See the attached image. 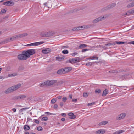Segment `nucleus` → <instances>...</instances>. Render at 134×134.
Wrapping results in <instances>:
<instances>
[{
    "mask_svg": "<svg viewBox=\"0 0 134 134\" xmlns=\"http://www.w3.org/2000/svg\"><path fill=\"white\" fill-rule=\"evenodd\" d=\"M35 52V50L34 49L24 51H22L21 54L18 55L17 58L20 60H25L29 58L31 55L34 54Z\"/></svg>",
    "mask_w": 134,
    "mask_h": 134,
    "instance_id": "obj_1",
    "label": "nucleus"
},
{
    "mask_svg": "<svg viewBox=\"0 0 134 134\" xmlns=\"http://www.w3.org/2000/svg\"><path fill=\"white\" fill-rule=\"evenodd\" d=\"M27 35V33H24L19 34L17 35L13 36L10 38H8L4 40L3 42L4 43H6L15 40V39L21 38L26 36Z\"/></svg>",
    "mask_w": 134,
    "mask_h": 134,
    "instance_id": "obj_2",
    "label": "nucleus"
},
{
    "mask_svg": "<svg viewBox=\"0 0 134 134\" xmlns=\"http://www.w3.org/2000/svg\"><path fill=\"white\" fill-rule=\"evenodd\" d=\"M54 34V33L52 32H46L42 33L40 34L41 36L43 37H48L53 36Z\"/></svg>",
    "mask_w": 134,
    "mask_h": 134,
    "instance_id": "obj_3",
    "label": "nucleus"
},
{
    "mask_svg": "<svg viewBox=\"0 0 134 134\" xmlns=\"http://www.w3.org/2000/svg\"><path fill=\"white\" fill-rule=\"evenodd\" d=\"M57 81L56 80H48L45 81V83L47 84V86H49L56 83Z\"/></svg>",
    "mask_w": 134,
    "mask_h": 134,
    "instance_id": "obj_4",
    "label": "nucleus"
},
{
    "mask_svg": "<svg viewBox=\"0 0 134 134\" xmlns=\"http://www.w3.org/2000/svg\"><path fill=\"white\" fill-rule=\"evenodd\" d=\"M80 60V58L77 57L76 59L73 58L70 59L68 60V62L71 63H75L79 62Z\"/></svg>",
    "mask_w": 134,
    "mask_h": 134,
    "instance_id": "obj_5",
    "label": "nucleus"
},
{
    "mask_svg": "<svg viewBox=\"0 0 134 134\" xmlns=\"http://www.w3.org/2000/svg\"><path fill=\"white\" fill-rule=\"evenodd\" d=\"M116 5V4L115 3H111L108 6L103 8L102 9V10H103V11H104L108 10L110 9L115 6Z\"/></svg>",
    "mask_w": 134,
    "mask_h": 134,
    "instance_id": "obj_6",
    "label": "nucleus"
},
{
    "mask_svg": "<svg viewBox=\"0 0 134 134\" xmlns=\"http://www.w3.org/2000/svg\"><path fill=\"white\" fill-rule=\"evenodd\" d=\"M106 18V16L105 17L102 16H100L94 20L93 21L92 23H96L99 21L102 20L104 19H105Z\"/></svg>",
    "mask_w": 134,
    "mask_h": 134,
    "instance_id": "obj_7",
    "label": "nucleus"
},
{
    "mask_svg": "<svg viewBox=\"0 0 134 134\" xmlns=\"http://www.w3.org/2000/svg\"><path fill=\"white\" fill-rule=\"evenodd\" d=\"M26 97V96L25 95H21L14 97L13 99L14 100H17L19 99H23Z\"/></svg>",
    "mask_w": 134,
    "mask_h": 134,
    "instance_id": "obj_8",
    "label": "nucleus"
},
{
    "mask_svg": "<svg viewBox=\"0 0 134 134\" xmlns=\"http://www.w3.org/2000/svg\"><path fill=\"white\" fill-rule=\"evenodd\" d=\"M14 4V2L12 1H9L3 3V5L8 6H13Z\"/></svg>",
    "mask_w": 134,
    "mask_h": 134,
    "instance_id": "obj_9",
    "label": "nucleus"
},
{
    "mask_svg": "<svg viewBox=\"0 0 134 134\" xmlns=\"http://www.w3.org/2000/svg\"><path fill=\"white\" fill-rule=\"evenodd\" d=\"M126 114L125 113H122L119 115L118 117L116 118L117 120H121L123 119L126 116Z\"/></svg>",
    "mask_w": 134,
    "mask_h": 134,
    "instance_id": "obj_10",
    "label": "nucleus"
},
{
    "mask_svg": "<svg viewBox=\"0 0 134 134\" xmlns=\"http://www.w3.org/2000/svg\"><path fill=\"white\" fill-rule=\"evenodd\" d=\"M63 69L64 74L69 72L72 70V68L71 67H66Z\"/></svg>",
    "mask_w": 134,
    "mask_h": 134,
    "instance_id": "obj_11",
    "label": "nucleus"
},
{
    "mask_svg": "<svg viewBox=\"0 0 134 134\" xmlns=\"http://www.w3.org/2000/svg\"><path fill=\"white\" fill-rule=\"evenodd\" d=\"M51 51V49L50 48H46L44 49L42 51L43 53L44 54H47L49 53Z\"/></svg>",
    "mask_w": 134,
    "mask_h": 134,
    "instance_id": "obj_12",
    "label": "nucleus"
},
{
    "mask_svg": "<svg viewBox=\"0 0 134 134\" xmlns=\"http://www.w3.org/2000/svg\"><path fill=\"white\" fill-rule=\"evenodd\" d=\"M13 91V90L11 87L7 89L4 91V93L6 94L10 93Z\"/></svg>",
    "mask_w": 134,
    "mask_h": 134,
    "instance_id": "obj_13",
    "label": "nucleus"
},
{
    "mask_svg": "<svg viewBox=\"0 0 134 134\" xmlns=\"http://www.w3.org/2000/svg\"><path fill=\"white\" fill-rule=\"evenodd\" d=\"M68 115V116H71L69 118L71 119H74L76 117V116L75 115H74V114L72 112L69 113Z\"/></svg>",
    "mask_w": 134,
    "mask_h": 134,
    "instance_id": "obj_14",
    "label": "nucleus"
},
{
    "mask_svg": "<svg viewBox=\"0 0 134 134\" xmlns=\"http://www.w3.org/2000/svg\"><path fill=\"white\" fill-rule=\"evenodd\" d=\"M21 86V84H18L16 85L12 86V88L13 90V91H15L19 88Z\"/></svg>",
    "mask_w": 134,
    "mask_h": 134,
    "instance_id": "obj_15",
    "label": "nucleus"
},
{
    "mask_svg": "<svg viewBox=\"0 0 134 134\" xmlns=\"http://www.w3.org/2000/svg\"><path fill=\"white\" fill-rule=\"evenodd\" d=\"M105 133V131L103 129H100L96 132V134H103Z\"/></svg>",
    "mask_w": 134,
    "mask_h": 134,
    "instance_id": "obj_16",
    "label": "nucleus"
},
{
    "mask_svg": "<svg viewBox=\"0 0 134 134\" xmlns=\"http://www.w3.org/2000/svg\"><path fill=\"white\" fill-rule=\"evenodd\" d=\"M63 68L58 70L57 71V73L59 75H62L64 74Z\"/></svg>",
    "mask_w": 134,
    "mask_h": 134,
    "instance_id": "obj_17",
    "label": "nucleus"
},
{
    "mask_svg": "<svg viewBox=\"0 0 134 134\" xmlns=\"http://www.w3.org/2000/svg\"><path fill=\"white\" fill-rule=\"evenodd\" d=\"M64 59V58H63L61 57L58 56L56 57V60L59 61L63 60Z\"/></svg>",
    "mask_w": 134,
    "mask_h": 134,
    "instance_id": "obj_18",
    "label": "nucleus"
},
{
    "mask_svg": "<svg viewBox=\"0 0 134 134\" xmlns=\"http://www.w3.org/2000/svg\"><path fill=\"white\" fill-rule=\"evenodd\" d=\"M92 25H86L83 26V29L89 28L91 27H92Z\"/></svg>",
    "mask_w": 134,
    "mask_h": 134,
    "instance_id": "obj_19",
    "label": "nucleus"
},
{
    "mask_svg": "<svg viewBox=\"0 0 134 134\" xmlns=\"http://www.w3.org/2000/svg\"><path fill=\"white\" fill-rule=\"evenodd\" d=\"M87 46L89 47V46H87L85 44H81L79 46V49H82L84 48Z\"/></svg>",
    "mask_w": 134,
    "mask_h": 134,
    "instance_id": "obj_20",
    "label": "nucleus"
},
{
    "mask_svg": "<svg viewBox=\"0 0 134 134\" xmlns=\"http://www.w3.org/2000/svg\"><path fill=\"white\" fill-rule=\"evenodd\" d=\"M124 131L123 130H119L118 131L115 132L113 134H120L121 133L124 132Z\"/></svg>",
    "mask_w": 134,
    "mask_h": 134,
    "instance_id": "obj_21",
    "label": "nucleus"
},
{
    "mask_svg": "<svg viewBox=\"0 0 134 134\" xmlns=\"http://www.w3.org/2000/svg\"><path fill=\"white\" fill-rule=\"evenodd\" d=\"M108 92L107 89H105L103 92V93L102 94V96H105L108 93Z\"/></svg>",
    "mask_w": 134,
    "mask_h": 134,
    "instance_id": "obj_22",
    "label": "nucleus"
},
{
    "mask_svg": "<svg viewBox=\"0 0 134 134\" xmlns=\"http://www.w3.org/2000/svg\"><path fill=\"white\" fill-rule=\"evenodd\" d=\"M24 129L25 130H28L30 129V127L27 125H25L24 126Z\"/></svg>",
    "mask_w": 134,
    "mask_h": 134,
    "instance_id": "obj_23",
    "label": "nucleus"
},
{
    "mask_svg": "<svg viewBox=\"0 0 134 134\" xmlns=\"http://www.w3.org/2000/svg\"><path fill=\"white\" fill-rule=\"evenodd\" d=\"M108 123L107 121H102L98 124L99 125H102L107 124Z\"/></svg>",
    "mask_w": 134,
    "mask_h": 134,
    "instance_id": "obj_24",
    "label": "nucleus"
},
{
    "mask_svg": "<svg viewBox=\"0 0 134 134\" xmlns=\"http://www.w3.org/2000/svg\"><path fill=\"white\" fill-rule=\"evenodd\" d=\"M115 45V42H113L112 43H108L107 44H105V46H110L111 45Z\"/></svg>",
    "mask_w": 134,
    "mask_h": 134,
    "instance_id": "obj_25",
    "label": "nucleus"
},
{
    "mask_svg": "<svg viewBox=\"0 0 134 134\" xmlns=\"http://www.w3.org/2000/svg\"><path fill=\"white\" fill-rule=\"evenodd\" d=\"M94 64V62H89L86 63V65L87 66H91L93 65Z\"/></svg>",
    "mask_w": 134,
    "mask_h": 134,
    "instance_id": "obj_26",
    "label": "nucleus"
},
{
    "mask_svg": "<svg viewBox=\"0 0 134 134\" xmlns=\"http://www.w3.org/2000/svg\"><path fill=\"white\" fill-rule=\"evenodd\" d=\"M57 100L56 98H53L51 101V103L53 104H54L56 102Z\"/></svg>",
    "mask_w": 134,
    "mask_h": 134,
    "instance_id": "obj_27",
    "label": "nucleus"
},
{
    "mask_svg": "<svg viewBox=\"0 0 134 134\" xmlns=\"http://www.w3.org/2000/svg\"><path fill=\"white\" fill-rule=\"evenodd\" d=\"M17 75V73H14L12 74H8V76L9 77H12L13 76H16Z\"/></svg>",
    "mask_w": 134,
    "mask_h": 134,
    "instance_id": "obj_28",
    "label": "nucleus"
},
{
    "mask_svg": "<svg viewBox=\"0 0 134 134\" xmlns=\"http://www.w3.org/2000/svg\"><path fill=\"white\" fill-rule=\"evenodd\" d=\"M134 6V2L128 4L127 5L128 8L132 7Z\"/></svg>",
    "mask_w": 134,
    "mask_h": 134,
    "instance_id": "obj_29",
    "label": "nucleus"
},
{
    "mask_svg": "<svg viewBox=\"0 0 134 134\" xmlns=\"http://www.w3.org/2000/svg\"><path fill=\"white\" fill-rule=\"evenodd\" d=\"M95 93L99 94L101 93V91L99 89H96L95 91Z\"/></svg>",
    "mask_w": 134,
    "mask_h": 134,
    "instance_id": "obj_30",
    "label": "nucleus"
},
{
    "mask_svg": "<svg viewBox=\"0 0 134 134\" xmlns=\"http://www.w3.org/2000/svg\"><path fill=\"white\" fill-rule=\"evenodd\" d=\"M114 42H115V44H122L125 43V42H123L115 41Z\"/></svg>",
    "mask_w": 134,
    "mask_h": 134,
    "instance_id": "obj_31",
    "label": "nucleus"
},
{
    "mask_svg": "<svg viewBox=\"0 0 134 134\" xmlns=\"http://www.w3.org/2000/svg\"><path fill=\"white\" fill-rule=\"evenodd\" d=\"M90 58H91V60H93L94 59L98 60V57H96L94 56H93L90 57Z\"/></svg>",
    "mask_w": 134,
    "mask_h": 134,
    "instance_id": "obj_32",
    "label": "nucleus"
},
{
    "mask_svg": "<svg viewBox=\"0 0 134 134\" xmlns=\"http://www.w3.org/2000/svg\"><path fill=\"white\" fill-rule=\"evenodd\" d=\"M48 120V117H44L42 119V121H47Z\"/></svg>",
    "mask_w": 134,
    "mask_h": 134,
    "instance_id": "obj_33",
    "label": "nucleus"
},
{
    "mask_svg": "<svg viewBox=\"0 0 134 134\" xmlns=\"http://www.w3.org/2000/svg\"><path fill=\"white\" fill-rule=\"evenodd\" d=\"M83 26L76 27L77 30L78 31L81 29H83Z\"/></svg>",
    "mask_w": 134,
    "mask_h": 134,
    "instance_id": "obj_34",
    "label": "nucleus"
},
{
    "mask_svg": "<svg viewBox=\"0 0 134 134\" xmlns=\"http://www.w3.org/2000/svg\"><path fill=\"white\" fill-rule=\"evenodd\" d=\"M44 43V42L42 41L39 42H36V46L39 45H40L41 44H43Z\"/></svg>",
    "mask_w": 134,
    "mask_h": 134,
    "instance_id": "obj_35",
    "label": "nucleus"
},
{
    "mask_svg": "<svg viewBox=\"0 0 134 134\" xmlns=\"http://www.w3.org/2000/svg\"><path fill=\"white\" fill-rule=\"evenodd\" d=\"M62 52L64 54H68L69 52L68 50H63L62 51Z\"/></svg>",
    "mask_w": 134,
    "mask_h": 134,
    "instance_id": "obj_36",
    "label": "nucleus"
},
{
    "mask_svg": "<svg viewBox=\"0 0 134 134\" xmlns=\"http://www.w3.org/2000/svg\"><path fill=\"white\" fill-rule=\"evenodd\" d=\"M28 108H29L26 107L23 108L20 110V111L21 112H22L24 111H25L26 109Z\"/></svg>",
    "mask_w": 134,
    "mask_h": 134,
    "instance_id": "obj_37",
    "label": "nucleus"
},
{
    "mask_svg": "<svg viewBox=\"0 0 134 134\" xmlns=\"http://www.w3.org/2000/svg\"><path fill=\"white\" fill-rule=\"evenodd\" d=\"M46 82H45V81L42 83H40V86L41 87H42L43 86H44L45 85L46 86H47V85L46 83H45Z\"/></svg>",
    "mask_w": 134,
    "mask_h": 134,
    "instance_id": "obj_38",
    "label": "nucleus"
},
{
    "mask_svg": "<svg viewBox=\"0 0 134 134\" xmlns=\"http://www.w3.org/2000/svg\"><path fill=\"white\" fill-rule=\"evenodd\" d=\"M109 72L111 73H117V72L116 70H113L112 71H109Z\"/></svg>",
    "mask_w": 134,
    "mask_h": 134,
    "instance_id": "obj_39",
    "label": "nucleus"
},
{
    "mask_svg": "<svg viewBox=\"0 0 134 134\" xmlns=\"http://www.w3.org/2000/svg\"><path fill=\"white\" fill-rule=\"evenodd\" d=\"M37 130L39 131H41L43 130L41 126H39L37 127Z\"/></svg>",
    "mask_w": 134,
    "mask_h": 134,
    "instance_id": "obj_40",
    "label": "nucleus"
},
{
    "mask_svg": "<svg viewBox=\"0 0 134 134\" xmlns=\"http://www.w3.org/2000/svg\"><path fill=\"white\" fill-rule=\"evenodd\" d=\"M88 94L87 93H83V96L86 97L88 96Z\"/></svg>",
    "mask_w": 134,
    "mask_h": 134,
    "instance_id": "obj_41",
    "label": "nucleus"
},
{
    "mask_svg": "<svg viewBox=\"0 0 134 134\" xmlns=\"http://www.w3.org/2000/svg\"><path fill=\"white\" fill-rule=\"evenodd\" d=\"M6 12V11L5 9L2 10L0 12V14H2L3 13H5Z\"/></svg>",
    "mask_w": 134,
    "mask_h": 134,
    "instance_id": "obj_42",
    "label": "nucleus"
},
{
    "mask_svg": "<svg viewBox=\"0 0 134 134\" xmlns=\"http://www.w3.org/2000/svg\"><path fill=\"white\" fill-rule=\"evenodd\" d=\"M95 103L94 102H93L92 103H88L87 104V105L88 106H91L92 105H94L95 104Z\"/></svg>",
    "mask_w": 134,
    "mask_h": 134,
    "instance_id": "obj_43",
    "label": "nucleus"
},
{
    "mask_svg": "<svg viewBox=\"0 0 134 134\" xmlns=\"http://www.w3.org/2000/svg\"><path fill=\"white\" fill-rule=\"evenodd\" d=\"M67 100V98L66 97H64L62 98V101L64 102H65Z\"/></svg>",
    "mask_w": 134,
    "mask_h": 134,
    "instance_id": "obj_44",
    "label": "nucleus"
},
{
    "mask_svg": "<svg viewBox=\"0 0 134 134\" xmlns=\"http://www.w3.org/2000/svg\"><path fill=\"white\" fill-rule=\"evenodd\" d=\"M24 69V67L21 66H20L19 68V70H23Z\"/></svg>",
    "mask_w": 134,
    "mask_h": 134,
    "instance_id": "obj_45",
    "label": "nucleus"
},
{
    "mask_svg": "<svg viewBox=\"0 0 134 134\" xmlns=\"http://www.w3.org/2000/svg\"><path fill=\"white\" fill-rule=\"evenodd\" d=\"M27 46H36V42L32 43L27 45Z\"/></svg>",
    "mask_w": 134,
    "mask_h": 134,
    "instance_id": "obj_46",
    "label": "nucleus"
},
{
    "mask_svg": "<svg viewBox=\"0 0 134 134\" xmlns=\"http://www.w3.org/2000/svg\"><path fill=\"white\" fill-rule=\"evenodd\" d=\"M89 50H91V49H83L81 51V52H84L86 51H88Z\"/></svg>",
    "mask_w": 134,
    "mask_h": 134,
    "instance_id": "obj_47",
    "label": "nucleus"
},
{
    "mask_svg": "<svg viewBox=\"0 0 134 134\" xmlns=\"http://www.w3.org/2000/svg\"><path fill=\"white\" fill-rule=\"evenodd\" d=\"M33 121L34 122H35V123L38 124L39 123V121L38 120H34Z\"/></svg>",
    "mask_w": 134,
    "mask_h": 134,
    "instance_id": "obj_48",
    "label": "nucleus"
},
{
    "mask_svg": "<svg viewBox=\"0 0 134 134\" xmlns=\"http://www.w3.org/2000/svg\"><path fill=\"white\" fill-rule=\"evenodd\" d=\"M129 11L130 12V13H131V14L134 13V9L130 10Z\"/></svg>",
    "mask_w": 134,
    "mask_h": 134,
    "instance_id": "obj_49",
    "label": "nucleus"
},
{
    "mask_svg": "<svg viewBox=\"0 0 134 134\" xmlns=\"http://www.w3.org/2000/svg\"><path fill=\"white\" fill-rule=\"evenodd\" d=\"M58 107V105L57 104H55L54 106V108L55 109H56Z\"/></svg>",
    "mask_w": 134,
    "mask_h": 134,
    "instance_id": "obj_50",
    "label": "nucleus"
},
{
    "mask_svg": "<svg viewBox=\"0 0 134 134\" xmlns=\"http://www.w3.org/2000/svg\"><path fill=\"white\" fill-rule=\"evenodd\" d=\"M61 115L63 117H65L66 116V114L65 113H62L61 114Z\"/></svg>",
    "mask_w": 134,
    "mask_h": 134,
    "instance_id": "obj_51",
    "label": "nucleus"
},
{
    "mask_svg": "<svg viewBox=\"0 0 134 134\" xmlns=\"http://www.w3.org/2000/svg\"><path fill=\"white\" fill-rule=\"evenodd\" d=\"M128 44H133L134 45V41L130 42L128 43Z\"/></svg>",
    "mask_w": 134,
    "mask_h": 134,
    "instance_id": "obj_52",
    "label": "nucleus"
},
{
    "mask_svg": "<svg viewBox=\"0 0 134 134\" xmlns=\"http://www.w3.org/2000/svg\"><path fill=\"white\" fill-rule=\"evenodd\" d=\"M77 54V53L76 52H74L71 54V55H72V56H75Z\"/></svg>",
    "mask_w": 134,
    "mask_h": 134,
    "instance_id": "obj_53",
    "label": "nucleus"
},
{
    "mask_svg": "<svg viewBox=\"0 0 134 134\" xmlns=\"http://www.w3.org/2000/svg\"><path fill=\"white\" fill-rule=\"evenodd\" d=\"M64 105V104L62 102H60V105L61 107H62Z\"/></svg>",
    "mask_w": 134,
    "mask_h": 134,
    "instance_id": "obj_54",
    "label": "nucleus"
},
{
    "mask_svg": "<svg viewBox=\"0 0 134 134\" xmlns=\"http://www.w3.org/2000/svg\"><path fill=\"white\" fill-rule=\"evenodd\" d=\"M68 48V46H64L62 47L63 48Z\"/></svg>",
    "mask_w": 134,
    "mask_h": 134,
    "instance_id": "obj_55",
    "label": "nucleus"
},
{
    "mask_svg": "<svg viewBox=\"0 0 134 134\" xmlns=\"http://www.w3.org/2000/svg\"><path fill=\"white\" fill-rule=\"evenodd\" d=\"M72 30L73 31H76L77 30V29L76 28V27H75L73 28L72 29Z\"/></svg>",
    "mask_w": 134,
    "mask_h": 134,
    "instance_id": "obj_56",
    "label": "nucleus"
},
{
    "mask_svg": "<svg viewBox=\"0 0 134 134\" xmlns=\"http://www.w3.org/2000/svg\"><path fill=\"white\" fill-rule=\"evenodd\" d=\"M72 101L73 102H76L77 101V99H72Z\"/></svg>",
    "mask_w": 134,
    "mask_h": 134,
    "instance_id": "obj_57",
    "label": "nucleus"
},
{
    "mask_svg": "<svg viewBox=\"0 0 134 134\" xmlns=\"http://www.w3.org/2000/svg\"><path fill=\"white\" fill-rule=\"evenodd\" d=\"M45 113V114H47L49 115H51L52 114V113L49 112H46Z\"/></svg>",
    "mask_w": 134,
    "mask_h": 134,
    "instance_id": "obj_58",
    "label": "nucleus"
},
{
    "mask_svg": "<svg viewBox=\"0 0 134 134\" xmlns=\"http://www.w3.org/2000/svg\"><path fill=\"white\" fill-rule=\"evenodd\" d=\"M69 97L70 99H72V94H70L69 96Z\"/></svg>",
    "mask_w": 134,
    "mask_h": 134,
    "instance_id": "obj_59",
    "label": "nucleus"
},
{
    "mask_svg": "<svg viewBox=\"0 0 134 134\" xmlns=\"http://www.w3.org/2000/svg\"><path fill=\"white\" fill-rule=\"evenodd\" d=\"M61 120L62 121H64L65 120V119L64 118H62L61 119Z\"/></svg>",
    "mask_w": 134,
    "mask_h": 134,
    "instance_id": "obj_60",
    "label": "nucleus"
},
{
    "mask_svg": "<svg viewBox=\"0 0 134 134\" xmlns=\"http://www.w3.org/2000/svg\"><path fill=\"white\" fill-rule=\"evenodd\" d=\"M126 12L127 13L128 15H129L130 14H131V13H130V12L129 10L127 11Z\"/></svg>",
    "mask_w": 134,
    "mask_h": 134,
    "instance_id": "obj_61",
    "label": "nucleus"
},
{
    "mask_svg": "<svg viewBox=\"0 0 134 134\" xmlns=\"http://www.w3.org/2000/svg\"><path fill=\"white\" fill-rule=\"evenodd\" d=\"M12 111L14 112H16V109H15V108H13V109H12Z\"/></svg>",
    "mask_w": 134,
    "mask_h": 134,
    "instance_id": "obj_62",
    "label": "nucleus"
},
{
    "mask_svg": "<svg viewBox=\"0 0 134 134\" xmlns=\"http://www.w3.org/2000/svg\"><path fill=\"white\" fill-rule=\"evenodd\" d=\"M57 98L59 99H61L62 98V96H58L57 97Z\"/></svg>",
    "mask_w": 134,
    "mask_h": 134,
    "instance_id": "obj_63",
    "label": "nucleus"
},
{
    "mask_svg": "<svg viewBox=\"0 0 134 134\" xmlns=\"http://www.w3.org/2000/svg\"><path fill=\"white\" fill-rule=\"evenodd\" d=\"M120 88H127V86H119Z\"/></svg>",
    "mask_w": 134,
    "mask_h": 134,
    "instance_id": "obj_64",
    "label": "nucleus"
}]
</instances>
